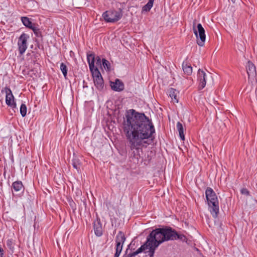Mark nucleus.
Instances as JSON below:
<instances>
[{
  "label": "nucleus",
  "mask_w": 257,
  "mask_h": 257,
  "mask_svg": "<svg viewBox=\"0 0 257 257\" xmlns=\"http://www.w3.org/2000/svg\"><path fill=\"white\" fill-rule=\"evenodd\" d=\"M123 131L131 150H139L155 138V128L151 120L144 113L134 109L127 111L122 123Z\"/></svg>",
  "instance_id": "f257e3e1"
},
{
  "label": "nucleus",
  "mask_w": 257,
  "mask_h": 257,
  "mask_svg": "<svg viewBox=\"0 0 257 257\" xmlns=\"http://www.w3.org/2000/svg\"><path fill=\"white\" fill-rule=\"evenodd\" d=\"M180 239L185 241V235L178 233L175 229L170 227L158 228L153 230L147 237L145 244L142 245L136 251L128 254V257H133L143 252L147 248L153 254L155 249L162 243L168 241Z\"/></svg>",
  "instance_id": "f03ea898"
},
{
  "label": "nucleus",
  "mask_w": 257,
  "mask_h": 257,
  "mask_svg": "<svg viewBox=\"0 0 257 257\" xmlns=\"http://www.w3.org/2000/svg\"><path fill=\"white\" fill-rule=\"evenodd\" d=\"M205 195L209 210L213 217L216 218L219 212V202L216 193L212 188L208 187L205 191Z\"/></svg>",
  "instance_id": "7ed1b4c3"
},
{
  "label": "nucleus",
  "mask_w": 257,
  "mask_h": 257,
  "mask_svg": "<svg viewBox=\"0 0 257 257\" xmlns=\"http://www.w3.org/2000/svg\"><path fill=\"white\" fill-rule=\"evenodd\" d=\"M197 30L194 31L196 38V43L200 47L204 45L206 40V35L204 29L201 24L197 25Z\"/></svg>",
  "instance_id": "20e7f679"
},
{
  "label": "nucleus",
  "mask_w": 257,
  "mask_h": 257,
  "mask_svg": "<svg viewBox=\"0 0 257 257\" xmlns=\"http://www.w3.org/2000/svg\"><path fill=\"white\" fill-rule=\"evenodd\" d=\"M207 74L203 69H199L196 74V84L199 90L203 89L206 84Z\"/></svg>",
  "instance_id": "39448f33"
},
{
  "label": "nucleus",
  "mask_w": 257,
  "mask_h": 257,
  "mask_svg": "<svg viewBox=\"0 0 257 257\" xmlns=\"http://www.w3.org/2000/svg\"><path fill=\"white\" fill-rule=\"evenodd\" d=\"M91 72L95 86L98 90H101L103 88L104 82L100 72L97 68Z\"/></svg>",
  "instance_id": "423d86ee"
},
{
  "label": "nucleus",
  "mask_w": 257,
  "mask_h": 257,
  "mask_svg": "<svg viewBox=\"0 0 257 257\" xmlns=\"http://www.w3.org/2000/svg\"><path fill=\"white\" fill-rule=\"evenodd\" d=\"M29 38V36L23 33L21 34L18 39V45L20 55H23L27 49V41Z\"/></svg>",
  "instance_id": "0eeeda50"
},
{
  "label": "nucleus",
  "mask_w": 257,
  "mask_h": 257,
  "mask_svg": "<svg viewBox=\"0 0 257 257\" xmlns=\"http://www.w3.org/2000/svg\"><path fill=\"white\" fill-rule=\"evenodd\" d=\"M5 91L6 93V103L10 107L12 108H15L17 107L16 103L15 101V98L12 93V90L10 88L5 87L4 90H2V92Z\"/></svg>",
  "instance_id": "6e6552de"
},
{
  "label": "nucleus",
  "mask_w": 257,
  "mask_h": 257,
  "mask_svg": "<svg viewBox=\"0 0 257 257\" xmlns=\"http://www.w3.org/2000/svg\"><path fill=\"white\" fill-rule=\"evenodd\" d=\"M125 240V237L121 231H119L115 238L116 250L121 252L123 244Z\"/></svg>",
  "instance_id": "1a4fd4ad"
},
{
  "label": "nucleus",
  "mask_w": 257,
  "mask_h": 257,
  "mask_svg": "<svg viewBox=\"0 0 257 257\" xmlns=\"http://www.w3.org/2000/svg\"><path fill=\"white\" fill-rule=\"evenodd\" d=\"M246 70L248 80H254L256 76V68L255 66L250 61H248L246 66Z\"/></svg>",
  "instance_id": "9d476101"
},
{
  "label": "nucleus",
  "mask_w": 257,
  "mask_h": 257,
  "mask_svg": "<svg viewBox=\"0 0 257 257\" xmlns=\"http://www.w3.org/2000/svg\"><path fill=\"white\" fill-rule=\"evenodd\" d=\"M110 86L112 90L115 91H121L124 89V85L121 81L117 79L114 82H111Z\"/></svg>",
  "instance_id": "9b49d317"
},
{
  "label": "nucleus",
  "mask_w": 257,
  "mask_h": 257,
  "mask_svg": "<svg viewBox=\"0 0 257 257\" xmlns=\"http://www.w3.org/2000/svg\"><path fill=\"white\" fill-rule=\"evenodd\" d=\"M21 20L26 27L32 29L34 33L37 30L35 24L32 22L29 17H21Z\"/></svg>",
  "instance_id": "f8f14e48"
},
{
  "label": "nucleus",
  "mask_w": 257,
  "mask_h": 257,
  "mask_svg": "<svg viewBox=\"0 0 257 257\" xmlns=\"http://www.w3.org/2000/svg\"><path fill=\"white\" fill-rule=\"evenodd\" d=\"M168 93L172 101L174 103L178 102V91L173 88H171L168 90Z\"/></svg>",
  "instance_id": "ddd939ff"
},
{
  "label": "nucleus",
  "mask_w": 257,
  "mask_h": 257,
  "mask_svg": "<svg viewBox=\"0 0 257 257\" xmlns=\"http://www.w3.org/2000/svg\"><path fill=\"white\" fill-rule=\"evenodd\" d=\"M13 189L16 192L23 193L24 191V187L21 181H16L13 183Z\"/></svg>",
  "instance_id": "4468645a"
},
{
  "label": "nucleus",
  "mask_w": 257,
  "mask_h": 257,
  "mask_svg": "<svg viewBox=\"0 0 257 257\" xmlns=\"http://www.w3.org/2000/svg\"><path fill=\"white\" fill-rule=\"evenodd\" d=\"M87 59L91 71L94 70L95 56L93 54H87Z\"/></svg>",
  "instance_id": "2eb2a0df"
},
{
  "label": "nucleus",
  "mask_w": 257,
  "mask_h": 257,
  "mask_svg": "<svg viewBox=\"0 0 257 257\" xmlns=\"http://www.w3.org/2000/svg\"><path fill=\"white\" fill-rule=\"evenodd\" d=\"M182 68L185 74L187 76L191 75L193 69L190 64L188 65L187 62H184L182 64Z\"/></svg>",
  "instance_id": "dca6fc26"
},
{
  "label": "nucleus",
  "mask_w": 257,
  "mask_h": 257,
  "mask_svg": "<svg viewBox=\"0 0 257 257\" xmlns=\"http://www.w3.org/2000/svg\"><path fill=\"white\" fill-rule=\"evenodd\" d=\"M120 17H100V20L102 22L104 21L106 23H115L120 20Z\"/></svg>",
  "instance_id": "f3484780"
},
{
  "label": "nucleus",
  "mask_w": 257,
  "mask_h": 257,
  "mask_svg": "<svg viewBox=\"0 0 257 257\" xmlns=\"http://www.w3.org/2000/svg\"><path fill=\"white\" fill-rule=\"evenodd\" d=\"M94 230L95 234L98 236H100L102 234V227L99 223L94 224Z\"/></svg>",
  "instance_id": "a211bd4d"
},
{
  "label": "nucleus",
  "mask_w": 257,
  "mask_h": 257,
  "mask_svg": "<svg viewBox=\"0 0 257 257\" xmlns=\"http://www.w3.org/2000/svg\"><path fill=\"white\" fill-rule=\"evenodd\" d=\"M176 127L181 140H184L185 137L183 134V127L182 124L180 122H178Z\"/></svg>",
  "instance_id": "6ab92c4d"
},
{
  "label": "nucleus",
  "mask_w": 257,
  "mask_h": 257,
  "mask_svg": "<svg viewBox=\"0 0 257 257\" xmlns=\"http://www.w3.org/2000/svg\"><path fill=\"white\" fill-rule=\"evenodd\" d=\"M154 0H149L148 3L143 7L142 12H148L150 10L153 6Z\"/></svg>",
  "instance_id": "aec40b11"
},
{
  "label": "nucleus",
  "mask_w": 257,
  "mask_h": 257,
  "mask_svg": "<svg viewBox=\"0 0 257 257\" xmlns=\"http://www.w3.org/2000/svg\"><path fill=\"white\" fill-rule=\"evenodd\" d=\"M80 161L78 158L75 157L73 159L72 165L73 167L75 169H76L77 171H78L80 169Z\"/></svg>",
  "instance_id": "412c9836"
},
{
  "label": "nucleus",
  "mask_w": 257,
  "mask_h": 257,
  "mask_svg": "<svg viewBox=\"0 0 257 257\" xmlns=\"http://www.w3.org/2000/svg\"><path fill=\"white\" fill-rule=\"evenodd\" d=\"M60 68L64 77L66 78L67 75V68L66 65L64 63H61Z\"/></svg>",
  "instance_id": "4be33fe9"
},
{
  "label": "nucleus",
  "mask_w": 257,
  "mask_h": 257,
  "mask_svg": "<svg viewBox=\"0 0 257 257\" xmlns=\"http://www.w3.org/2000/svg\"><path fill=\"white\" fill-rule=\"evenodd\" d=\"M20 111V113L23 117H24L26 115L27 108L25 104L23 103L21 104Z\"/></svg>",
  "instance_id": "5701e85b"
},
{
  "label": "nucleus",
  "mask_w": 257,
  "mask_h": 257,
  "mask_svg": "<svg viewBox=\"0 0 257 257\" xmlns=\"http://www.w3.org/2000/svg\"><path fill=\"white\" fill-rule=\"evenodd\" d=\"M102 61V65H103V67L105 69L106 68L107 70H109V68H110L109 62L105 59H103Z\"/></svg>",
  "instance_id": "b1692460"
},
{
  "label": "nucleus",
  "mask_w": 257,
  "mask_h": 257,
  "mask_svg": "<svg viewBox=\"0 0 257 257\" xmlns=\"http://www.w3.org/2000/svg\"><path fill=\"white\" fill-rule=\"evenodd\" d=\"M240 193L242 195H244L245 196H249V191L245 188H243L240 190Z\"/></svg>",
  "instance_id": "393cba45"
},
{
  "label": "nucleus",
  "mask_w": 257,
  "mask_h": 257,
  "mask_svg": "<svg viewBox=\"0 0 257 257\" xmlns=\"http://www.w3.org/2000/svg\"><path fill=\"white\" fill-rule=\"evenodd\" d=\"M7 245L9 247L10 249H13L14 246H13V242L11 240H8L7 241Z\"/></svg>",
  "instance_id": "a878e982"
},
{
  "label": "nucleus",
  "mask_w": 257,
  "mask_h": 257,
  "mask_svg": "<svg viewBox=\"0 0 257 257\" xmlns=\"http://www.w3.org/2000/svg\"><path fill=\"white\" fill-rule=\"evenodd\" d=\"M109 15H113V16H117L116 15H114L112 13L110 14V12L109 11H106L103 13L102 16H109Z\"/></svg>",
  "instance_id": "bb28decb"
},
{
  "label": "nucleus",
  "mask_w": 257,
  "mask_h": 257,
  "mask_svg": "<svg viewBox=\"0 0 257 257\" xmlns=\"http://www.w3.org/2000/svg\"><path fill=\"white\" fill-rule=\"evenodd\" d=\"M95 61L97 66H101V59L99 57H97L96 58H95Z\"/></svg>",
  "instance_id": "cd10ccee"
},
{
  "label": "nucleus",
  "mask_w": 257,
  "mask_h": 257,
  "mask_svg": "<svg viewBox=\"0 0 257 257\" xmlns=\"http://www.w3.org/2000/svg\"><path fill=\"white\" fill-rule=\"evenodd\" d=\"M194 254H199V257H202V255L199 253V250L198 248L194 247Z\"/></svg>",
  "instance_id": "c85d7f7f"
},
{
  "label": "nucleus",
  "mask_w": 257,
  "mask_h": 257,
  "mask_svg": "<svg viewBox=\"0 0 257 257\" xmlns=\"http://www.w3.org/2000/svg\"><path fill=\"white\" fill-rule=\"evenodd\" d=\"M4 249L0 247V257H3Z\"/></svg>",
  "instance_id": "c756f323"
},
{
  "label": "nucleus",
  "mask_w": 257,
  "mask_h": 257,
  "mask_svg": "<svg viewBox=\"0 0 257 257\" xmlns=\"http://www.w3.org/2000/svg\"><path fill=\"white\" fill-rule=\"evenodd\" d=\"M120 252H120V251H118L116 250L114 257H118L119 256Z\"/></svg>",
  "instance_id": "7c9ffc66"
},
{
  "label": "nucleus",
  "mask_w": 257,
  "mask_h": 257,
  "mask_svg": "<svg viewBox=\"0 0 257 257\" xmlns=\"http://www.w3.org/2000/svg\"><path fill=\"white\" fill-rule=\"evenodd\" d=\"M232 2H234L235 0H231Z\"/></svg>",
  "instance_id": "2f4dec72"
}]
</instances>
